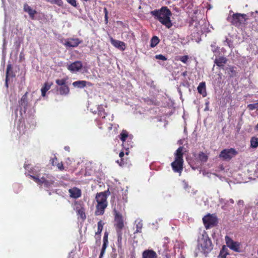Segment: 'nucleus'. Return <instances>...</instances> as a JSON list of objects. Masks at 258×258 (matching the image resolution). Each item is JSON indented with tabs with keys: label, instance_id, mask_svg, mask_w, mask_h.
I'll return each mask as SVG.
<instances>
[{
	"label": "nucleus",
	"instance_id": "obj_45",
	"mask_svg": "<svg viewBox=\"0 0 258 258\" xmlns=\"http://www.w3.org/2000/svg\"><path fill=\"white\" fill-rule=\"evenodd\" d=\"M67 2L71 4L72 6L74 7H76L77 3L76 0H67Z\"/></svg>",
	"mask_w": 258,
	"mask_h": 258
},
{
	"label": "nucleus",
	"instance_id": "obj_31",
	"mask_svg": "<svg viewBox=\"0 0 258 258\" xmlns=\"http://www.w3.org/2000/svg\"><path fill=\"white\" fill-rule=\"evenodd\" d=\"M228 253L225 250V246H223L222 249L220 251V254L219 255V258H226Z\"/></svg>",
	"mask_w": 258,
	"mask_h": 258
},
{
	"label": "nucleus",
	"instance_id": "obj_42",
	"mask_svg": "<svg viewBox=\"0 0 258 258\" xmlns=\"http://www.w3.org/2000/svg\"><path fill=\"white\" fill-rule=\"evenodd\" d=\"M225 45H227L229 47H232V42L231 40H229L227 38H226V40L224 41Z\"/></svg>",
	"mask_w": 258,
	"mask_h": 258
},
{
	"label": "nucleus",
	"instance_id": "obj_23",
	"mask_svg": "<svg viewBox=\"0 0 258 258\" xmlns=\"http://www.w3.org/2000/svg\"><path fill=\"white\" fill-rule=\"evenodd\" d=\"M89 83V82L86 81H77L73 83L72 85L74 87H76L78 88H83L86 87L87 84Z\"/></svg>",
	"mask_w": 258,
	"mask_h": 258
},
{
	"label": "nucleus",
	"instance_id": "obj_55",
	"mask_svg": "<svg viewBox=\"0 0 258 258\" xmlns=\"http://www.w3.org/2000/svg\"><path fill=\"white\" fill-rule=\"evenodd\" d=\"M22 58H23V56H22V54H20V60H22Z\"/></svg>",
	"mask_w": 258,
	"mask_h": 258
},
{
	"label": "nucleus",
	"instance_id": "obj_16",
	"mask_svg": "<svg viewBox=\"0 0 258 258\" xmlns=\"http://www.w3.org/2000/svg\"><path fill=\"white\" fill-rule=\"evenodd\" d=\"M70 194V197L78 199L81 196V190L77 187H73L69 190Z\"/></svg>",
	"mask_w": 258,
	"mask_h": 258
},
{
	"label": "nucleus",
	"instance_id": "obj_48",
	"mask_svg": "<svg viewBox=\"0 0 258 258\" xmlns=\"http://www.w3.org/2000/svg\"><path fill=\"white\" fill-rule=\"evenodd\" d=\"M183 182L184 188L186 190H187V189L189 187V186L186 182L183 181Z\"/></svg>",
	"mask_w": 258,
	"mask_h": 258
},
{
	"label": "nucleus",
	"instance_id": "obj_52",
	"mask_svg": "<svg viewBox=\"0 0 258 258\" xmlns=\"http://www.w3.org/2000/svg\"><path fill=\"white\" fill-rule=\"evenodd\" d=\"M105 21H106V23H107L108 22V16L107 15L105 16Z\"/></svg>",
	"mask_w": 258,
	"mask_h": 258
},
{
	"label": "nucleus",
	"instance_id": "obj_26",
	"mask_svg": "<svg viewBox=\"0 0 258 258\" xmlns=\"http://www.w3.org/2000/svg\"><path fill=\"white\" fill-rule=\"evenodd\" d=\"M122 38H124L125 40H128L129 42H131L132 40L134 41L135 40V36L133 32L123 33Z\"/></svg>",
	"mask_w": 258,
	"mask_h": 258
},
{
	"label": "nucleus",
	"instance_id": "obj_40",
	"mask_svg": "<svg viewBox=\"0 0 258 258\" xmlns=\"http://www.w3.org/2000/svg\"><path fill=\"white\" fill-rule=\"evenodd\" d=\"M108 233L107 232H105V233H104V237H103V244H105V245H107L108 244Z\"/></svg>",
	"mask_w": 258,
	"mask_h": 258
},
{
	"label": "nucleus",
	"instance_id": "obj_35",
	"mask_svg": "<svg viewBox=\"0 0 258 258\" xmlns=\"http://www.w3.org/2000/svg\"><path fill=\"white\" fill-rule=\"evenodd\" d=\"M200 160L203 162H206L208 160V156L203 152H201L199 155Z\"/></svg>",
	"mask_w": 258,
	"mask_h": 258
},
{
	"label": "nucleus",
	"instance_id": "obj_47",
	"mask_svg": "<svg viewBox=\"0 0 258 258\" xmlns=\"http://www.w3.org/2000/svg\"><path fill=\"white\" fill-rule=\"evenodd\" d=\"M57 161V158L54 157V158H52L50 160L52 165L54 166L55 165V162Z\"/></svg>",
	"mask_w": 258,
	"mask_h": 258
},
{
	"label": "nucleus",
	"instance_id": "obj_43",
	"mask_svg": "<svg viewBox=\"0 0 258 258\" xmlns=\"http://www.w3.org/2000/svg\"><path fill=\"white\" fill-rule=\"evenodd\" d=\"M211 46L212 48V51L213 52H216L218 50V49H219V48L218 47L216 46V43H215V42L213 43V44H212L211 45Z\"/></svg>",
	"mask_w": 258,
	"mask_h": 258
},
{
	"label": "nucleus",
	"instance_id": "obj_30",
	"mask_svg": "<svg viewBox=\"0 0 258 258\" xmlns=\"http://www.w3.org/2000/svg\"><path fill=\"white\" fill-rule=\"evenodd\" d=\"M119 136L120 139L123 143L128 137V133L126 131L123 130Z\"/></svg>",
	"mask_w": 258,
	"mask_h": 258
},
{
	"label": "nucleus",
	"instance_id": "obj_37",
	"mask_svg": "<svg viewBox=\"0 0 258 258\" xmlns=\"http://www.w3.org/2000/svg\"><path fill=\"white\" fill-rule=\"evenodd\" d=\"M98 115L102 118H104L106 116V113L104 111L102 106H100L98 107Z\"/></svg>",
	"mask_w": 258,
	"mask_h": 258
},
{
	"label": "nucleus",
	"instance_id": "obj_56",
	"mask_svg": "<svg viewBox=\"0 0 258 258\" xmlns=\"http://www.w3.org/2000/svg\"><path fill=\"white\" fill-rule=\"evenodd\" d=\"M111 257L112 258H115L116 257H115V255H113L111 256Z\"/></svg>",
	"mask_w": 258,
	"mask_h": 258
},
{
	"label": "nucleus",
	"instance_id": "obj_18",
	"mask_svg": "<svg viewBox=\"0 0 258 258\" xmlns=\"http://www.w3.org/2000/svg\"><path fill=\"white\" fill-rule=\"evenodd\" d=\"M107 206V204H97L96 206L95 215L97 216L103 215Z\"/></svg>",
	"mask_w": 258,
	"mask_h": 258
},
{
	"label": "nucleus",
	"instance_id": "obj_38",
	"mask_svg": "<svg viewBox=\"0 0 258 258\" xmlns=\"http://www.w3.org/2000/svg\"><path fill=\"white\" fill-rule=\"evenodd\" d=\"M247 108L250 110H253L254 109L258 110V103H253V104H249L247 105Z\"/></svg>",
	"mask_w": 258,
	"mask_h": 258
},
{
	"label": "nucleus",
	"instance_id": "obj_25",
	"mask_svg": "<svg viewBox=\"0 0 258 258\" xmlns=\"http://www.w3.org/2000/svg\"><path fill=\"white\" fill-rule=\"evenodd\" d=\"M183 149V147H180L177 149V150L176 151V152L175 153V160L183 161V153H182Z\"/></svg>",
	"mask_w": 258,
	"mask_h": 258
},
{
	"label": "nucleus",
	"instance_id": "obj_33",
	"mask_svg": "<svg viewBox=\"0 0 258 258\" xmlns=\"http://www.w3.org/2000/svg\"><path fill=\"white\" fill-rule=\"evenodd\" d=\"M117 234V242H118V246H121L122 243V231H116Z\"/></svg>",
	"mask_w": 258,
	"mask_h": 258
},
{
	"label": "nucleus",
	"instance_id": "obj_34",
	"mask_svg": "<svg viewBox=\"0 0 258 258\" xmlns=\"http://www.w3.org/2000/svg\"><path fill=\"white\" fill-rule=\"evenodd\" d=\"M66 79H57L55 81V82L56 84L58 85L57 87H60L63 86H67L66 84Z\"/></svg>",
	"mask_w": 258,
	"mask_h": 258
},
{
	"label": "nucleus",
	"instance_id": "obj_44",
	"mask_svg": "<svg viewBox=\"0 0 258 258\" xmlns=\"http://www.w3.org/2000/svg\"><path fill=\"white\" fill-rule=\"evenodd\" d=\"M188 59V57L187 55H184V56H182L180 58V60L183 62V63H186Z\"/></svg>",
	"mask_w": 258,
	"mask_h": 258
},
{
	"label": "nucleus",
	"instance_id": "obj_51",
	"mask_svg": "<svg viewBox=\"0 0 258 258\" xmlns=\"http://www.w3.org/2000/svg\"><path fill=\"white\" fill-rule=\"evenodd\" d=\"M124 152H120L119 154V157L122 158V157L124 156Z\"/></svg>",
	"mask_w": 258,
	"mask_h": 258
},
{
	"label": "nucleus",
	"instance_id": "obj_8",
	"mask_svg": "<svg viewBox=\"0 0 258 258\" xmlns=\"http://www.w3.org/2000/svg\"><path fill=\"white\" fill-rule=\"evenodd\" d=\"M245 16L244 14L237 13L233 14L231 17H229L227 19L233 25L237 26L245 21Z\"/></svg>",
	"mask_w": 258,
	"mask_h": 258
},
{
	"label": "nucleus",
	"instance_id": "obj_5",
	"mask_svg": "<svg viewBox=\"0 0 258 258\" xmlns=\"http://www.w3.org/2000/svg\"><path fill=\"white\" fill-rule=\"evenodd\" d=\"M113 213L114 215V226L116 231L122 230L124 227V223L122 215L118 212L115 209L113 210Z\"/></svg>",
	"mask_w": 258,
	"mask_h": 258
},
{
	"label": "nucleus",
	"instance_id": "obj_10",
	"mask_svg": "<svg viewBox=\"0 0 258 258\" xmlns=\"http://www.w3.org/2000/svg\"><path fill=\"white\" fill-rule=\"evenodd\" d=\"M110 42L115 47L123 51L125 49L126 45L124 42L118 40H116L111 37L110 39Z\"/></svg>",
	"mask_w": 258,
	"mask_h": 258
},
{
	"label": "nucleus",
	"instance_id": "obj_57",
	"mask_svg": "<svg viewBox=\"0 0 258 258\" xmlns=\"http://www.w3.org/2000/svg\"><path fill=\"white\" fill-rule=\"evenodd\" d=\"M65 149H66V150H68L69 149V147H65Z\"/></svg>",
	"mask_w": 258,
	"mask_h": 258
},
{
	"label": "nucleus",
	"instance_id": "obj_53",
	"mask_svg": "<svg viewBox=\"0 0 258 258\" xmlns=\"http://www.w3.org/2000/svg\"><path fill=\"white\" fill-rule=\"evenodd\" d=\"M238 204H243V201H242V200H239L238 202Z\"/></svg>",
	"mask_w": 258,
	"mask_h": 258
},
{
	"label": "nucleus",
	"instance_id": "obj_32",
	"mask_svg": "<svg viewBox=\"0 0 258 258\" xmlns=\"http://www.w3.org/2000/svg\"><path fill=\"white\" fill-rule=\"evenodd\" d=\"M250 145L252 148H256L258 146V139L252 137L250 140Z\"/></svg>",
	"mask_w": 258,
	"mask_h": 258
},
{
	"label": "nucleus",
	"instance_id": "obj_41",
	"mask_svg": "<svg viewBox=\"0 0 258 258\" xmlns=\"http://www.w3.org/2000/svg\"><path fill=\"white\" fill-rule=\"evenodd\" d=\"M155 58L156 59L162 60H167V58L165 56H164L162 54L156 55L155 56Z\"/></svg>",
	"mask_w": 258,
	"mask_h": 258
},
{
	"label": "nucleus",
	"instance_id": "obj_19",
	"mask_svg": "<svg viewBox=\"0 0 258 258\" xmlns=\"http://www.w3.org/2000/svg\"><path fill=\"white\" fill-rule=\"evenodd\" d=\"M197 90L198 93L202 95L203 97H205L207 96L206 83L204 82H201Z\"/></svg>",
	"mask_w": 258,
	"mask_h": 258
},
{
	"label": "nucleus",
	"instance_id": "obj_49",
	"mask_svg": "<svg viewBox=\"0 0 258 258\" xmlns=\"http://www.w3.org/2000/svg\"><path fill=\"white\" fill-rule=\"evenodd\" d=\"M120 161H120V162H119V161H118V160H117V161H116V162H117V163H119V165H120V166H121L122 165H123V164H124V162H123V159H121Z\"/></svg>",
	"mask_w": 258,
	"mask_h": 258
},
{
	"label": "nucleus",
	"instance_id": "obj_17",
	"mask_svg": "<svg viewBox=\"0 0 258 258\" xmlns=\"http://www.w3.org/2000/svg\"><path fill=\"white\" fill-rule=\"evenodd\" d=\"M56 90L61 96H67L70 93V88L68 85L56 87Z\"/></svg>",
	"mask_w": 258,
	"mask_h": 258
},
{
	"label": "nucleus",
	"instance_id": "obj_1",
	"mask_svg": "<svg viewBox=\"0 0 258 258\" xmlns=\"http://www.w3.org/2000/svg\"><path fill=\"white\" fill-rule=\"evenodd\" d=\"M150 14L167 28L169 29L172 26L170 19L172 13L167 7H162L160 9L152 11Z\"/></svg>",
	"mask_w": 258,
	"mask_h": 258
},
{
	"label": "nucleus",
	"instance_id": "obj_13",
	"mask_svg": "<svg viewBox=\"0 0 258 258\" xmlns=\"http://www.w3.org/2000/svg\"><path fill=\"white\" fill-rule=\"evenodd\" d=\"M95 198L97 204H107V196L105 192L97 193Z\"/></svg>",
	"mask_w": 258,
	"mask_h": 258
},
{
	"label": "nucleus",
	"instance_id": "obj_50",
	"mask_svg": "<svg viewBox=\"0 0 258 258\" xmlns=\"http://www.w3.org/2000/svg\"><path fill=\"white\" fill-rule=\"evenodd\" d=\"M103 11H104V14H105V15H108L107 10V9L106 8H104Z\"/></svg>",
	"mask_w": 258,
	"mask_h": 258
},
{
	"label": "nucleus",
	"instance_id": "obj_4",
	"mask_svg": "<svg viewBox=\"0 0 258 258\" xmlns=\"http://www.w3.org/2000/svg\"><path fill=\"white\" fill-rule=\"evenodd\" d=\"M203 221L205 228L207 229H210L217 225L218 219L217 217L213 215L208 214L203 218Z\"/></svg>",
	"mask_w": 258,
	"mask_h": 258
},
{
	"label": "nucleus",
	"instance_id": "obj_15",
	"mask_svg": "<svg viewBox=\"0 0 258 258\" xmlns=\"http://www.w3.org/2000/svg\"><path fill=\"white\" fill-rule=\"evenodd\" d=\"M156 252L152 249H146L142 253V258H157Z\"/></svg>",
	"mask_w": 258,
	"mask_h": 258
},
{
	"label": "nucleus",
	"instance_id": "obj_28",
	"mask_svg": "<svg viewBox=\"0 0 258 258\" xmlns=\"http://www.w3.org/2000/svg\"><path fill=\"white\" fill-rule=\"evenodd\" d=\"M159 39L158 37L156 36H154L151 40L150 46L152 48L154 47L159 43Z\"/></svg>",
	"mask_w": 258,
	"mask_h": 258
},
{
	"label": "nucleus",
	"instance_id": "obj_54",
	"mask_svg": "<svg viewBox=\"0 0 258 258\" xmlns=\"http://www.w3.org/2000/svg\"><path fill=\"white\" fill-rule=\"evenodd\" d=\"M229 202L231 203V204H233L234 203V200L233 199H230Z\"/></svg>",
	"mask_w": 258,
	"mask_h": 258
},
{
	"label": "nucleus",
	"instance_id": "obj_12",
	"mask_svg": "<svg viewBox=\"0 0 258 258\" xmlns=\"http://www.w3.org/2000/svg\"><path fill=\"white\" fill-rule=\"evenodd\" d=\"M15 75L12 70V67L11 64H8L7 66V71H6V83L5 85L7 88L8 87V80L12 78L15 77Z\"/></svg>",
	"mask_w": 258,
	"mask_h": 258
},
{
	"label": "nucleus",
	"instance_id": "obj_7",
	"mask_svg": "<svg viewBox=\"0 0 258 258\" xmlns=\"http://www.w3.org/2000/svg\"><path fill=\"white\" fill-rule=\"evenodd\" d=\"M227 246L231 250L235 252H240L241 243L238 241H233L228 236L225 237Z\"/></svg>",
	"mask_w": 258,
	"mask_h": 258
},
{
	"label": "nucleus",
	"instance_id": "obj_29",
	"mask_svg": "<svg viewBox=\"0 0 258 258\" xmlns=\"http://www.w3.org/2000/svg\"><path fill=\"white\" fill-rule=\"evenodd\" d=\"M136 230L135 232V233L141 232V230L143 227V223H142V221L141 220H139V221L137 220V221H136Z\"/></svg>",
	"mask_w": 258,
	"mask_h": 258
},
{
	"label": "nucleus",
	"instance_id": "obj_3",
	"mask_svg": "<svg viewBox=\"0 0 258 258\" xmlns=\"http://www.w3.org/2000/svg\"><path fill=\"white\" fill-rule=\"evenodd\" d=\"M30 177L39 184H44V186L46 188L51 187L54 184L55 180V178L49 174H47L46 177H42L41 178L32 175H30Z\"/></svg>",
	"mask_w": 258,
	"mask_h": 258
},
{
	"label": "nucleus",
	"instance_id": "obj_14",
	"mask_svg": "<svg viewBox=\"0 0 258 258\" xmlns=\"http://www.w3.org/2000/svg\"><path fill=\"white\" fill-rule=\"evenodd\" d=\"M24 10L29 14V16L31 19L34 20L35 19V15L37 14V12L35 10L33 9L28 4H25L24 5Z\"/></svg>",
	"mask_w": 258,
	"mask_h": 258
},
{
	"label": "nucleus",
	"instance_id": "obj_24",
	"mask_svg": "<svg viewBox=\"0 0 258 258\" xmlns=\"http://www.w3.org/2000/svg\"><path fill=\"white\" fill-rule=\"evenodd\" d=\"M104 223L100 220L97 223V231L96 232V238L100 239V234L103 230Z\"/></svg>",
	"mask_w": 258,
	"mask_h": 258
},
{
	"label": "nucleus",
	"instance_id": "obj_2",
	"mask_svg": "<svg viewBox=\"0 0 258 258\" xmlns=\"http://www.w3.org/2000/svg\"><path fill=\"white\" fill-rule=\"evenodd\" d=\"M197 241L198 250L206 256L212 250V241L205 231L200 233Z\"/></svg>",
	"mask_w": 258,
	"mask_h": 258
},
{
	"label": "nucleus",
	"instance_id": "obj_27",
	"mask_svg": "<svg viewBox=\"0 0 258 258\" xmlns=\"http://www.w3.org/2000/svg\"><path fill=\"white\" fill-rule=\"evenodd\" d=\"M27 94L28 93L26 92L22 97L20 101V104L23 106L24 107H25L27 106L28 104V100H27Z\"/></svg>",
	"mask_w": 258,
	"mask_h": 258
},
{
	"label": "nucleus",
	"instance_id": "obj_9",
	"mask_svg": "<svg viewBox=\"0 0 258 258\" xmlns=\"http://www.w3.org/2000/svg\"><path fill=\"white\" fill-rule=\"evenodd\" d=\"M183 161L175 160L174 161L171 163V166L173 170L175 172H178L180 173L183 169Z\"/></svg>",
	"mask_w": 258,
	"mask_h": 258
},
{
	"label": "nucleus",
	"instance_id": "obj_22",
	"mask_svg": "<svg viewBox=\"0 0 258 258\" xmlns=\"http://www.w3.org/2000/svg\"><path fill=\"white\" fill-rule=\"evenodd\" d=\"M53 85L52 82H45L44 84V86L41 88V91L42 96L44 97L46 95V92L49 90L51 86Z\"/></svg>",
	"mask_w": 258,
	"mask_h": 258
},
{
	"label": "nucleus",
	"instance_id": "obj_46",
	"mask_svg": "<svg viewBox=\"0 0 258 258\" xmlns=\"http://www.w3.org/2000/svg\"><path fill=\"white\" fill-rule=\"evenodd\" d=\"M58 169L60 170H63V166L62 162L58 163L56 165Z\"/></svg>",
	"mask_w": 258,
	"mask_h": 258
},
{
	"label": "nucleus",
	"instance_id": "obj_20",
	"mask_svg": "<svg viewBox=\"0 0 258 258\" xmlns=\"http://www.w3.org/2000/svg\"><path fill=\"white\" fill-rule=\"evenodd\" d=\"M80 43L81 41L78 38L70 39L66 42L65 45L70 47H75L78 46Z\"/></svg>",
	"mask_w": 258,
	"mask_h": 258
},
{
	"label": "nucleus",
	"instance_id": "obj_36",
	"mask_svg": "<svg viewBox=\"0 0 258 258\" xmlns=\"http://www.w3.org/2000/svg\"><path fill=\"white\" fill-rule=\"evenodd\" d=\"M77 213L83 220H84L86 218V215L85 213L84 209L83 208L78 210Z\"/></svg>",
	"mask_w": 258,
	"mask_h": 258
},
{
	"label": "nucleus",
	"instance_id": "obj_21",
	"mask_svg": "<svg viewBox=\"0 0 258 258\" xmlns=\"http://www.w3.org/2000/svg\"><path fill=\"white\" fill-rule=\"evenodd\" d=\"M227 59L224 56H220L215 59L214 62L219 67L223 68L224 64L226 63Z\"/></svg>",
	"mask_w": 258,
	"mask_h": 258
},
{
	"label": "nucleus",
	"instance_id": "obj_39",
	"mask_svg": "<svg viewBox=\"0 0 258 258\" xmlns=\"http://www.w3.org/2000/svg\"><path fill=\"white\" fill-rule=\"evenodd\" d=\"M107 246V245H105V244H103L102 245V248H101V252H100V254L99 258H102L103 257V255H104V253L105 252V250L106 249Z\"/></svg>",
	"mask_w": 258,
	"mask_h": 258
},
{
	"label": "nucleus",
	"instance_id": "obj_6",
	"mask_svg": "<svg viewBox=\"0 0 258 258\" xmlns=\"http://www.w3.org/2000/svg\"><path fill=\"white\" fill-rule=\"evenodd\" d=\"M237 154V152L233 148L224 149L219 154V158L223 160H230Z\"/></svg>",
	"mask_w": 258,
	"mask_h": 258
},
{
	"label": "nucleus",
	"instance_id": "obj_11",
	"mask_svg": "<svg viewBox=\"0 0 258 258\" xmlns=\"http://www.w3.org/2000/svg\"><path fill=\"white\" fill-rule=\"evenodd\" d=\"M82 68V63L80 61H76L68 66V69L72 72L79 71Z\"/></svg>",
	"mask_w": 258,
	"mask_h": 258
}]
</instances>
